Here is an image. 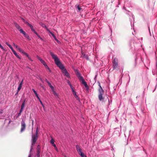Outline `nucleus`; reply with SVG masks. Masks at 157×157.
<instances>
[{"mask_svg": "<svg viewBox=\"0 0 157 157\" xmlns=\"http://www.w3.org/2000/svg\"><path fill=\"white\" fill-rule=\"evenodd\" d=\"M26 24L28 25L29 26V27H30L31 28V27H32V26H33L31 24H30L28 22H26Z\"/></svg>", "mask_w": 157, "mask_h": 157, "instance_id": "obj_19", "label": "nucleus"}, {"mask_svg": "<svg viewBox=\"0 0 157 157\" xmlns=\"http://www.w3.org/2000/svg\"><path fill=\"white\" fill-rule=\"evenodd\" d=\"M39 145H38V146H37V150L38 149H40V148H39Z\"/></svg>", "mask_w": 157, "mask_h": 157, "instance_id": "obj_50", "label": "nucleus"}, {"mask_svg": "<svg viewBox=\"0 0 157 157\" xmlns=\"http://www.w3.org/2000/svg\"><path fill=\"white\" fill-rule=\"evenodd\" d=\"M21 132H23L26 128V125L25 122V121L22 120L21 123Z\"/></svg>", "mask_w": 157, "mask_h": 157, "instance_id": "obj_5", "label": "nucleus"}, {"mask_svg": "<svg viewBox=\"0 0 157 157\" xmlns=\"http://www.w3.org/2000/svg\"><path fill=\"white\" fill-rule=\"evenodd\" d=\"M32 90L34 92V93L35 94L36 96V97L37 98H38L39 96H38V94H37L36 91L33 89Z\"/></svg>", "mask_w": 157, "mask_h": 157, "instance_id": "obj_15", "label": "nucleus"}, {"mask_svg": "<svg viewBox=\"0 0 157 157\" xmlns=\"http://www.w3.org/2000/svg\"><path fill=\"white\" fill-rule=\"evenodd\" d=\"M40 102V103H41V104L42 105V106H43V107H44V105H43V103H42V101H41Z\"/></svg>", "mask_w": 157, "mask_h": 157, "instance_id": "obj_42", "label": "nucleus"}, {"mask_svg": "<svg viewBox=\"0 0 157 157\" xmlns=\"http://www.w3.org/2000/svg\"><path fill=\"white\" fill-rule=\"evenodd\" d=\"M75 7L77 9H78V11H80L82 9L81 8L80 6H79V5H76Z\"/></svg>", "mask_w": 157, "mask_h": 157, "instance_id": "obj_14", "label": "nucleus"}, {"mask_svg": "<svg viewBox=\"0 0 157 157\" xmlns=\"http://www.w3.org/2000/svg\"><path fill=\"white\" fill-rule=\"evenodd\" d=\"M55 149L57 151H58V149L57 147H55Z\"/></svg>", "mask_w": 157, "mask_h": 157, "instance_id": "obj_49", "label": "nucleus"}, {"mask_svg": "<svg viewBox=\"0 0 157 157\" xmlns=\"http://www.w3.org/2000/svg\"><path fill=\"white\" fill-rule=\"evenodd\" d=\"M40 149H38L37 150V153L36 155L35 156V157H40Z\"/></svg>", "mask_w": 157, "mask_h": 157, "instance_id": "obj_11", "label": "nucleus"}, {"mask_svg": "<svg viewBox=\"0 0 157 157\" xmlns=\"http://www.w3.org/2000/svg\"><path fill=\"white\" fill-rule=\"evenodd\" d=\"M52 91V92H53V94L55 95H57V94H56V92L54 91V90H53V91Z\"/></svg>", "mask_w": 157, "mask_h": 157, "instance_id": "obj_31", "label": "nucleus"}, {"mask_svg": "<svg viewBox=\"0 0 157 157\" xmlns=\"http://www.w3.org/2000/svg\"><path fill=\"white\" fill-rule=\"evenodd\" d=\"M19 31L20 32V33L23 34L24 35L26 33L22 29H20Z\"/></svg>", "mask_w": 157, "mask_h": 157, "instance_id": "obj_16", "label": "nucleus"}, {"mask_svg": "<svg viewBox=\"0 0 157 157\" xmlns=\"http://www.w3.org/2000/svg\"><path fill=\"white\" fill-rule=\"evenodd\" d=\"M72 90V91L73 93V91H75L73 89V90Z\"/></svg>", "mask_w": 157, "mask_h": 157, "instance_id": "obj_54", "label": "nucleus"}, {"mask_svg": "<svg viewBox=\"0 0 157 157\" xmlns=\"http://www.w3.org/2000/svg\"><path fill=\"white\" fill-rule=\"evenodd\" d=\"M47 30L49 32H50V30H49L48 29H47Z\"/></svg>", "mask_w": 157, "mask_h": 157, "instance_id": "obj_52", "label": "nucleus"}, {"mask_svg": "<svg viewBox=\"0 0 157 157\" xmlns=\"http://www.w3.org/2000/svg\"><path fill=\"white\" fill-rule=\"evenodd\" d=\"M52 36L54 37V38L56 40L57 42L59 41L56 38V36H55L54 34H52Z\"/></svg>", "mask_w": 157, "mask_h": 157, "instance_id": "obj_24", "label": "nucleus"}, {"mask_svg": "<svg viewBox=\"0 0 157 157\" xmlns=\"http://www.w3.org/2000/svg\"><path fill=\"white\" fill-rule=\"evenodd\" d=\"M24 36H25V37L26 38H27L28 39H29V35H28L27 34L25 33V34L24 35Z\"/></svg>", "mask_w": 157, "mask_h": 157, "instance_id": "obj_22", "label": "nucleus"}, {"mask_svg": "<svg viewBox=\"0 0 157 157\" xmlns=\"http://www.w3.org/2000/svg\"><path fill=\"white\" fill-rule=\"evenodd\" d=\"M54 140L53 139H52L51 140H50V143L52 144H54Z\"/></svg>", "mask_w": 157, "mask_h": 157, "instance_id": "obj_23", "label": "nucleus"}, {"mask_svg": "<svg viewBox=\"0 0 157 157\" xmlns=\"http://www.w3.org/2000/svg\"><path fill=\"white\" fill-rule=\"evenodd\" d=\"M18 50V51L21 52L23 54L26 55L27 57H28V54L26 53V52H25L22 49H21L20 48H18V49H17Z\"/></svg>", "mask_w": 157, "mask_h": 157, "instance_id": "obj_9", "label": "nucleus"}, {"mask_svg": "<svg viewBox=\"0 0 157 157\" xmlns=\"http://www.w3.org/2000/svg\"><path fill=\"white\" fill-rule=\"evenodd\" d=\"M49 86L51 88L52 91H53V90H54V87L51 85V84Z\"/></svg>", "mask_w": 157, "mask_h": 157, "instance_id": "obj_26", "label": "nucleus"}, {"mask_svg": "<svg viewBox=\"0 0 157 157\" xmlns=\"http://www.w3.org/2000/svg\"><path fill=\"white\" fill-rule=\"evenodd\" d=\"M32 148H31V150H30V151H31V150H32Z\"/></svg>", "mask_w": 157, "mask_h": 157, "instance_id": "obj_60", "label": "nucleus"}, {"mask_svg": "<svg viewBox=\"0 0 157 157\" xmlns=\"http://www.w3.org/2000/svg\"><path fill=\"white\" fill-rule=\"evenodd\" d=\"M76 147L77 151L79 150V149H81L79 146L78 145L76 146Z\"/></svg>", "mask_w": 157, "mask_h": 157, "instance_id": "obj_25", "label": "nucleus"}, {"mask_svg": "<svg viewBox=\"0 0 157 157\" xmlns=\"http://www.w3.org/2000/svg\"><path fill=\"white\" fill-rule=\"evenodd\" d=\"M30 29H31V30L34 32V33L36 34H37V33L36 32V31L34 29H33V26H32V27H31Z\"/></svg>", "mask_w": 157, "mask_h": 157, "instance_id": "obj_18", "label": "nucleus"}, {"mask_svg": "<svg viewBox=\"0 0 157 157\" xmlns=\"http://www.w3.org/2000/svg\"><path fill=\"white\" fill-rule=\"evenodd\" d=\"M48 83L49 86L50 85H51V83L46 79L45 80Z\"/></svg>", "mask_w": 157, "mask_h": 157, "instance_id": "obj_29", "label": "nucleus"}, {"mask_svg": "<svg viewBox=\"0 0 157 157\" xmlns=\"http://www.w3.org/2000/svg\"><path fill=\"white\" fill-rule=\"evenodd\" d=\"M113 69H115L118 67V60L117 58H115L112 61Z\"/></svg>", "mask_w": 157, "mask_h": 157, "instance_id": "obj_4", "label": "nucleus"}, {"mask_svg": "<svg viewBox=\"0 0 157 157\" xmlns=\"http://www.w3.org/2000/svg\"><path fill=\"white\" fill-rule=\"evenodd\" d=\"M78 78L79 79V80L82 78L83 77L81 76V74L79 73L77 69H75L74 70Z\"/></svg>", "mask_w": 157, "mask_h": 157, "instance_id": "obj_6", "label": "nucleus"}, {"mask_svg": "<svg viewBox=\"0 0 157 157\" xmlns=\"http://www.w3.org/2000/svg\"><path fill=\"white\" fill-rule=\"evenodd\" d=\"M70 87H71V89L72 90H73V87L72 86V85H71V86H70Z\"/></svg>", "mask_w": 157, "mask_h": 157, "instance_id": "obj_44", "label": "nucleus"}, {"mask_svg": "<svg viewBox=\"0 0 157 157\" xmlns=\"http://www.w3.org/2000/svg\"><path fill=\"white\" fill-rule=\"evenodd\" d=\"M52 145L54 147H56V145H55V144L54 143L53 144H52Z\"/></svg>", "mask_w": 157, "mask_h": 157, "instance_id": "obj_37", "label": "nucleus"}, {"mask_svg": "<svg viewBox=\"0 0 157 157\" xmlns=\"http://www.w3.org/2000/svg\"><path fill=\"white\" fill-rule=\"evenodd\" d=\"M23 108H21V109H20L19 112L21 113L22 112V111H23Z\"/></svg>", "mask_w": 157, "mask_h": 157, "instance_id": "obj_35", "label": "nucleus"}, {"mask_svg": "<svg viewBox=\"0 0 157 157\" xmlns=\"http://www.w3.org/2000/svg\"><path fill=\"white\" fill-rule=\"evenodd\" d=\"M15 45V44L14 43H13V45L14 46Z\"/></svg>", "mask_w": 157, "mask_h": 157, "instance_id": "obj_58", "label": "nucleus"}, {"mask_svg": "<svg viewBox=\"0 0 157 157\" xmlns=\"http://www.w3.org/2000/svg\"><path fill=\"white\" fill-rule=\"evenodd\" d=\"M79 80L80 81H82V84H83L86 87H86H88V86L87 84L86 83V82L85 81V80L83 79V78H81V79H80Z\"/></svg>", "mask_w": 157, "mask_h": 157, "instance_id": "obj_7", "label": "nucleus"}, {"mask_svg": "<svg viewBox=\"0 0 157 157\" xmlns=\"http://www.w3.org/2000/svg\"><path fill=\"white\" fill-rule=\"evenodd\" d=\"M6 44L7 46H8L9 47H10V46H11V45H10V44H9V43H8V42H6Z\"/></svg>", "mask_w": 157, "mask_h": 157, "instance_id": "obj_33", "label": "nucleus"}, {"mask_svg": "<svg viewBox=\"0 0 157 157\" xmlns=\"http://www.w3.org/2000/svg\"><path fill=\"white\" fill-rule=\"evenodd\" d=\"M15 55L17 58H18V59H21V57L19 56L16 53V52L15 53V54H14Z\"/></svg>", "mask_w": 157, "mask_h": 157, "instance_id": "obj_21", "label": "nucleus"}, {"mask_svg": "<svg viewBox=\"0 0 157 157\" xmlns=\"http://www.w3.org/2000/svg\"><path fill=\"white\" fill-rule=\"evenodd\" d=\"M104 91L103 89H101L98 91V98L99 100L100 101H103L104 100V98L103 96L104 94Z\"/></svg>", "mask_w": 157, "mask_h": 157, "instance_id": "obj_3", "label": "nucleus"}, {"mask_svg": "<svg viewBox=\"0 0 157 157\" xmlns=\"http://www.w3.org/2000/svg\"><path fill=\"white\" fill-rule=\"evenodd\" d=\"M22 20L24 22L26 23V21H25V20L24 19H23V18H22Z\"/></svg>", "mask_w": 157, "mask_h": 157, "instance_id": "obj_43", "label": "nucleus"}, {"mask_svg": "<svg viewBox=\"0 0 157 157\" xmlns=\"http://www.w3.org/2000/svg\"><path fill=\"white\" fill-rule=\"evenodd\" d=\"M37 98L38 99L40 102L41 101V100H40V98L39 97H38V98Z\"/></svg>", "mask_w": 157, "mask_h": 157, "instance_id": "obj_47", "label": "nucleus"}, {"mask_svg": "<svg viewBox=\"0 0 157 157\" xmlns=\"http://www.w3.org/2000/svg\"><path fill=\"white\" fill-rule=\"evenodd\" d=\"M25 100H24L23 101V102L22 103V104L21 105V108L24 109V108L25 107Z\"/></svg>", "mask_w": 157, "mask_h": 157, "instance_id": "obj_17", "label": "nucleus"}, {"mask_svg": "<svg viewBox=\"0 0 157 157\" xmlns=\"http://www.w3.org/2000/svg\"><path fill=\"white\" fill-rule=\"evenodd\" d=\"M80 155L82 157H84L85 156L84 154L82 152H81V154H80Z\"/></svg>", "mask_w": 157, "mask_h": 157, "instance_id": "obj_28", "label": "nucleus"}, {"mask_svg": "<svg viewBox=\"0 0 157 157\" xmlns=\"http://www.w3.org/2000/svg\"><path fill=\"white\" fill-rule=\"evenodd\" d=\"M46 68H47L49 70V71L50 72L51 71L50 70L49 68L48 67V66L47 67H46Z\"/></svg>", "mask_w": 157, "mask_h": 157, "instance_id": "obj_46", "label": "nucleus"}, {"mask_svg": "<svg viewBox=\"0 0 157 157\" xmlns=\"http://www.w3.org/2000/svg\"><path fill=\"white\" fill-rule=\"evenodd\" d=\"M21 113L19 112V113H18V116H17V117H19L21 115Z\"/></svg>", "mask_w": 157, "mask_h": 157, "instance_id": "obj_38", "label": "nucleus"}, {"mask_svg": "<svg viewBox=\"0 0 157 157\" xmlns=\"http://www.w3.org/2000/svg\"><path fill=\"white\" fill-rule=\"evenodd\" d=\"M67 83H68V85L70 86H71V82H70V81L68 80H67Z\"/></svg>", "mask_w": 157, "mask_h": 157, "instance_id": "obj_30", "label": "nucleus"}, {"mask_svg": "<svg viewBox=\"0 0 157 157\" xmlns=\"http://www.w3.org/2000/svg\"><path fill=\"white\" fill-rule=\"evenodd\" d=\"M98 85L99 86V87H100V88L99 89H98V91H99V90H101V89H102L101 85H100V83H99V84H98Z\"/></svg>", "mask_w": 157, "mask_h": 157, "instance_id": "obj_27", "label": "nucleus"}, {"mask_svg": "<svg viewBox=\"0 0 157 157\" xmlns=\"http://www.w3.org/2000/svg\"><path fill=\"white\" fill-rule=\"evenodd\" d=\"M17 49H18V48H19V47L17 46V45H16V46L15 47Z\"/></svg>", "mask_w": 157, "mask_h": 157, "instance_id": "obj_41", "label": "nucleus"}, {"mask_svg": "<svg viewBox=\"0 0 157 157\" xmlns=\"http://www.w3.org/2000/svg\"><path fill=\"white\" fill-rule=\"evenodd\" d=\"M14 24L16 28L20 31V29H21L20 26L16 23L14 22Z\"/></svg>", "mask_w": 157, "mask_h": 157, "instance_id": "obj_12", "label": "nucleus"}, {"mask_svg": "<svg viewBox=\"0 0 157 157\" xmlns=\"http://www.w3.org/2000/svg\"><path fill=\"white\" fill-rule=\"evenodd\" d=\"M41 40H42V39L40 37V38Z\"/></svg>", "mask_w": 157, "mask_h": 157, "instance_id": "obj_57", "label": "nucleus"}, {"mask_svg": "<svg viewBox=\"0 0 157 157\" xmlns=\"http://www.w3.org/2000/svg\"><path fill=\"white\" fill-rule=\"evenodd\" d=\"M43 64L45 67H47V65L46 64V63L45 62H44V63H43Z\"/></svg>", "mask_w": 157, "mask_h": 157, "instance_id": "obj_36", "label": "nucleus"}, {"mask_svg": "<svg viewBox=\"0 0 157 157\" xmlns=\"http://www.w3.org/2000/svg\"><path fill=\"white\" fill-rule=\"evenodd\" d=\"M73 95H74L75 97L76 98L77 100L79 101V99L78 97V95H77L76 92L75 91H73Z\"/></svg>", "mask_w": 157, "mask_h": 157, "instance_id": "obj_10", "label": "nucleus"}, {"mask_svg": "<svg viewBox=\"0 0 157 157\" xmlns=\"http://www.w3.org/2000/svg\"><path fill=\"white\" fill-rule=\"evenodd\" d=\"M23 79H22V80L21 81V82H20V83L19 84V86L18 88L17 92L16 93L17 94H18V92L20 91V90L21 89V88L22 85L23 84Z\"/></svg>", "mask_w": 157, "mask_h": 157, "instance_id": "obj_8", "label": "nucleus"}, {"mask_svg": "<svg viewBox=\"0 0 157 157\" xmlns=\"http://www.w3.org/2000/svg\"><path fill=\"white\" fill-rule=\"evenodd\" d=\"M9 48L11 49V50L12 51L14 50L13 49V48H12V47L11 46V45L10 46Z\"/></svg>", "mask_w": 157, "mask_h": 157, "instance_id": "obj_34", "label": "nucleus"}, {"mask_svg": "<svg viewBox=\"0 0 157 157\" xmlns=\"http://www.w3.org/2000/svg\"><path fill=\"white\" fill-rule=\"evenodd\" d=\"M3 113V110H0V113Z\"/></svg>", "mask_w": 157, "mask_h": 157, "instance_id": "obj_39", "label": "nucleus"}, {"mask_svg": "<svg viewBox=\"0 0 157 157\" xmlns=\"http://www.w3.org/2000/svg\"><path fill=\"white\" fill-rule=\"evenodd\" d=\"M50 54L56 64L62 71V72L64 74V75L68 78H70V76L69 73L67 70L64 68V67L58 58L57 56L54 54L52 52H50Z\"/></svg>", "mask_w": 157, "mask_h": 157, "instance_id": "obj_1", "label": "nucleus"}, {"mask_svg": "<svg viewBox=\"0 0 157 157\" xmlns=\"http://www.w3.org/2000/svg\"><path fill=\"white\" fill-rule=\"evenodd\" d=\"M0 48L2 50H4V48L3 46L0 44Z\"/></svg>", "mask_w": 157, "mask_h": 157, "instance_id": "obj_32", "label": "nucleus"}, {"mask_svg": "<svg viewBox=\"0 0 157 157\" xmlns=\"http://www.w3.org/2000/svg\"><path fill=\"white\" fill-rule=\"evenodd\" d=\"M84 157H86V156H84Z\"/></svg>", "mask_w": 157, "mask_h": 157, "instance_id": "obj_61", "label": "nucleus"}, {"mask_svg": "<svg viewBox=\"0 0 157 157\" xmlns=\"http://www.w3.org/2000/svg\"><path fill=\"white\" fill-rule=\"evenodd\" d=\"M13 52V53L14 54H15V53L16 52H15V51L14 50L13 51H12Z\"/></svg>", "mask_w": 157, "mask_h": 157, "instance_id": "obj_45", "label": "nucleus"}, {"mask_svg": "<svg viewBox=\"0 0 157 157\" xmlns=\"http://www.w3.org/2000/svg\"><path fill=\"white\" fill-rule=\"evenodd\" d=\"M37 58L40 61L41 63L43 64L44 63L45 61L39 57L37 56Z\"/></svg>", "mask_w": 157, "mask_h": 157, "instance_id": "obj_13", "label": "nucleus"}, {"mask_svg": "<svg viewBox=\"0 0 157 157\" xmlns=\"http://www.w3.org/2000/svg\"><path fill=\"white\" fill-rule=\"evenodd\" d=\"M77 151H78V152H80V151H81V149H79V150Z\"/></svg>", "mask_w": 157, "mask_h": 157, "instance_id": "obj_48", "label": "nucleus"}, {"mask_svg": "<svg viewBox=\"0 0 157 157\" xmlns=\"http://www.w3.org/2000/svg\"><path fill=\"white\" fill-rule=\"evenodd\" d=\"M37 36L40 38V36L37 34H37H36Z\"/></svg>", "mask_w": 157, "mask_h": 157, "instance_id": "obj_40", "label": "nucleus"}, {"mask_svg": "<svg viewBox=\"0 0 157 157\" xmlns=\"http://www.w3.org/2000/svg\"><path fill=\"white\" fill-rule=\"evenodd\" d=\"M40 80L42 81V78H40Z\"/></svg>", "mask_w": 157, "mask_h": 157, "instance_id": "obj_56", "label": "nucleus"}, {"mask_svg": "<svg viewBox=\"0 0 157 157\" xmlns=\"http://www.w3.org/2000/svg\"><path fill=\"white\" fill-rule=\"evenodd\" d=\"M16 45H17L15 44V45H14V47H15L16 46Z\"/></svg>", "mask_w": 157, "mask_h": 157, "instance_id": "obj_59", "label": "nucleus"}, {"mask_svg": "<svg viewBox=\"0 0 157 157\" xmlns=\"http://www.w3.org/2000/svg\"><path fill=\"white\" fill-rule=\"evenodd\" d=\"M81 152H82V151H80V152H78V153H79V154L80 155V154H81Z\"/></svg>", "mask_w": 157, "mask_h": 157, "instance_id": "obj_55", "label": "nucleus"}, {"mask_svg": "<svg viewBox=\"0 0 157 157\" xmlns=\"http://www.w3.org/2000/svg\"><path fill=\"white\" fill-rule=\"evenodd\" d=\"M26 24L28 25L29 26V27H30L31 28V27H32V26H33L31 24H30L28 22H26Z\"/></svg>", "mask_w": 157, "mask_h": 157, "instance_id": "obj_20", "label": "nucleus"}, {"mask_svg": "<svg viewBox=\"0 0 157 157\" xmlns=\"http://www.w3.org/2000/svg\"><path fill=\"white\" fill-rule=\"evenodd\" d=\"M38 128H37L36 130V134L33 135L32 136V145H33L36 142L38 138Z\"/></svg>", "mask_w": 157, "mask_h": 157, "instance_id": "obj_2", "label": "nucleus"}, {"mask_svg": "<svg viewBox=\"0 0 157 157\" xmlns=\"http://www.w3.org/2000/svg\"><path fill=\"white\" fill-rule=\"evenodd\" d=\"M52 35V34H53L52 32H51V31L49 32Z\"/></svg>", "mask_w": 157, "mask_h": 157, "instance_id": "obj_53", "label": "nucleus"}, {"mask_svg": "<svg viewBox=\"0 0 157 157\" xmlns=\"http://www.w3.org/2000/svg\"><path fill=\"white\" fill-rule=\"evenodd\" d=\"M28 157H31V154L29 155Z\"/></svg>", "mask_w": 157, "mask_h": 157, "instance_id": "obj_51", "label": "nucleus"}]
</instances>
